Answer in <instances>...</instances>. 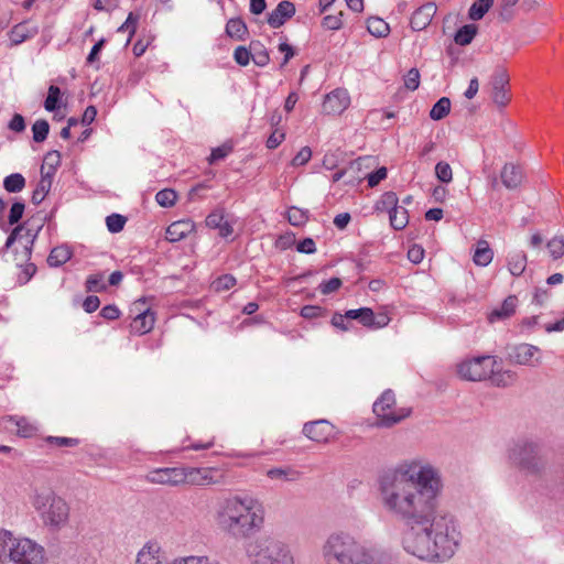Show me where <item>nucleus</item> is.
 Here are the masks:
<instances>
[{
    "label": "nucleus",
    "mask_w": 564,
    "mask_h": 564,
    "mask_svg": "<svg viewBox=\"0 0 564 564\" xmlns=\"http://www.w3.org/2000/svg\"><path fill=\"white\" fill-rule=\"evenodd\" d=\"M494 0H477L475 1L468 11V17L470 20L478 21L484 18V15L489 11L492 7Z\"/></svg>",
    "instance_id": "e433bc0d"
},
{
    "label": "nucleus",
    "mask_w": 564,
    "mask_h": 564,
    "mask_svg": "<svg viewBox=\"0 0 564 564\" xmlns=\"http://www.w3.org/2000/svg\"><path fill=\"white\" fill-rule=\"evenodd\" d=\"M494 258V252L486 240H479L476 246V250L473 260L476 265L487 267Z\"/></svg>",
    "instance_id": "c85d7f7f"
},
{
    "label": "nucleus",
    "mask_w": 564,
    "mask_h": 564,
    "mask_svg": "<svg viewBox=\"0 0 564 564\" xmlns=\"http://www.w3.org/2000/svg\"><path fill=\"white\" fill-rule=\"evenodd\" d=\"M442 490L440 469L420 458L402 462L379 479L383 509L410 525L427 521V512L437 506Z\"/></svg>",
    "instance_id": "f257e3e1"
},
{
    "label": "nucleus",
    "mask_w": 564,
    "mask_h": 564,
    "mask_svg": "<svg viewBox=\"0 0 564 564\" xmlns=\"http://www.w3.org/2000/svg\"><path fill=\"white\" fill-rule=\"evenodd\" d=\"M1 424L4 429L10 431L15 429L18 435L22 437H31L36 432V426L30 423L25 417L6 416L1 419Z\"/></svg>",
    "instance_id": "aec40b11"
},
{
    "label": "nucleus",
    "mask_w": 564,
    "mask_h": 564,
    "mask_svg": "<svg viewBox=\"0 0 564 564\" xmlns=\"http://www.w3.org/2000/svg\"><path fill=\"white\" fill-rule=\"evenodd\" d=\"M296 250L301 253L312 254L316 251L315 241L312 238H305L297 243Z\"/></svg>",
    "instance_id": "774afa93"
},
{
    "label": "nucleus",
    "mask_w": 564,
    "mask_h": 564,
    "mask_svg": "<svg viewBox=\"0 0 564 564\" xmlns=\"http://www.w3.org/2000/svg\"><path fill=\"white\" fill-rule=\"evenodd\" d=\"M24 203L22 202H15L12 204L11 208H10V213H9V224L10 225H14L17 223H19V220L22 218L23 216V213H24Z\"/></svg>",
    "instance_id": "13d9d810"
},
{
    "label": "nucleus",
    "mask_w": 564,
    "mask_h": 564,
    "mask_svg": "<svg viewBox=\"0 0 564 564\" xmlns=\"http://www.w3.org/2000/svg\"><path fill=\"white\" fill-rule=\"evenodd\" d=\"M232 151L231 144H223L212 150V153L208 158L209 164H214L215 162L225 159Z\"/></svg>",
    "instance_id": "864d4df0"
},
{
    "label": "nucleus",
    "mask_w": 564,
    "mask_h": 564,
    "mask_svg": "<svg viewBox=\"0 0 564 564\" xmlns=\"http://www.w3.org/2000/svg\"><path fill=\"white\" fill-rule=\"evenodd\" d=\"M491 380V383L496 387H510L512 386L517 380L516 372L511 370H498L496 371V368H494V372L489 376Z\"/></svg>",
    "instance_id": "2f4dec72"
},
{
    "label": "nucleus",
    "mask_w": 564,
    "mask_h": 564,
    "mask_svg": "<svg viewBox=\"0 0 564 564\" xmlns=\"http://www.w3.org/2000/svg\"><path fill=\"white\" fill-rule=\"evenodd\" d=\"M477 33V26L475 24H466L462 26L455 34V43L462 46L468 45Z\"/></svg>",
    "instance_id": "4c0bfd02"
},
{
    "label": "nucleus",
    "mask_w": 564,
    "mask_h": 564,
    "mask_svg": "<svg viewBox=\"0 0 564 564\" xmlns=\"http://www.w3.org/2000/svg\"><path fill=\"white\" fill-rule=\"evenodd\" d=\"M295 14V6L291 1L283 0L268 15V24L278 29Z\"/></svg>",
    "instance_id": "f3484780"
},
{
    "label": "nucleus",
    "mask_w": 564,
    "mask_h": 564,
    "mask_svg": "<svg viewBox=\"0 0 564 564\" xmlns=\"http://www.w3.org/2000/svg\"><path fill=\"white\" fill-rule=\"evenodd\" d=\"M185 474L184 484L205 485L213 481L212 471L208 468L183 467Z\"/></svg>",
    "instance_id": "5701e85b"
},
{
    "label": "nucleus",
    "mask_w": 564,
    "mask_h": 564,
    "mask_svg": "<svg viewBox=\"0 0 564 564\" xmlns=\"http://www.w3.org/2000/svg\"><path fill=\"white\" fill-rule=\"evenodd\" d=\"M312 158V150L310 147H303L296 155L292 159V166L305 165Z\"/></svg>",
    "instance_id": "4d7b16f0"
},
{
    "label": "nucleus",
    "mask_w": 564,
    "mask_h": 564,
    "mask_svg": "<svg viewBox=\"0 0 564 564\" xmlns=\"http://www.w3.org/2000/svg\"><path fill=\"white\" fill-rule=\"evenodd\" d=\"M154 313L151 310H144L134 317L131 329L140 335L149 333L154 326Z\"/></svg>",
    "instance_id": "a878e982"
},
{
    "label": "nucleus",
    "mask_w": 564,
    "mask_h": 564,
    "mask_svg": "<svg viewBox=\"0 0 564 564\" xmlns=\"http://www.w3.org/2000/svg\"><path fill=\"white\" fill-rule=\"evenodd\" d=\"M427 521L414 523L403 536L404 550L420 560L446 561L457 551L462 534L455 518L437 506L427 512Z\"/></svg>",
    "instance_id": "f03ea898"
},
{
    "label": "nucleus",
    "mask_w": 564,
    "mask_h": 564,
    "mask_svg": "<svg viewBox=\"0 0 564 564\" xmlns=\"http://www.w3.org/2000/svg\"><path fill=\"white\" fill-rule=\"evenodd\" d=\"M144 480L152 485L176 487L184 485L183 467L153 468L144 475Z\"/></svg>",
    "instance_id": "ddd939ff"
},
{
    "label": "nucleus",
    "mask_w": 564,
    "mask_h": 564,
    "mask_svg": "<svg viewBox=\"0 0 564 564\" xmlns=\"http://www.w3.org/2000/svg\"><path fill=\"white\" fill-rule=\"evenodd\" d=\"M507 459L525 476L541 477L547 467L544 442L533 435L520 436L508 445Z\"/></svg>",
    "instance_id": "39448f33"
},
{
    "label": "nucleus",
    "mask_w": 564,
    "mask_h": 564,
    "mask_svg": "<svg viewBox=\"0 0 564 564\" xmlns=\"http://www.w3.org/2000/svg\"><path fill=\"white\" fill-rule=\"evenodd\" d=\"M539 354L538 346L522 343L510 348L509 360L516 365L535 367L541 364Z\"/></svg>",
    "instance_id": "4468645a"
},
{
    "label": "nucleus",
    "mask_w": 564,
    "mask_h": 564,
    "mask_svg": "<svg viewBox=\"0 0 564 564\" xmlns=\"http://www.w3.org/2000/svg\"><path fill=\"white\" fill-rule=\"evenodd\" d=\"M177 198V194L174 189L164 188L156 193L155 200L162 207H172Z\"/></svg>",
    "instance_id": "49530a36"
},
{
    "label": "nucleus",
    "mask_w": 564,
    "mask_h": 564,
    "mask_svg": "<svg viewBox=\"0 0 564 564\" xmlns=\"http://www.w3.org/2000/svg\"><path fill=\"white\" fill-rule=\"evenodd\" d=\"M50 132V124L45 119L36 120L32 126V133L34 142H43L46 140Z\"/></svg>",
    "instance_id": "37998d69"
},
{
    "label": "nucleus",
    "mask_w": 564,
    "mask_h": 564,
    "mask_svg": "<svg viewBox=\"0 0 564 564\" xmlns=\"http://www.w3.org/2000/svg\"><path fill=\"white\" fill-rule=\"evenodd\" d=\"M39 32L36 25L31 24L28 21L15 24L9 32V39L11 44L19 45L24 41L32 39Z\"/></svg>",
    "instance_id": "412c9836"
},
{
    "label": "nucleus",
    "mask_w": 564,
    "mask_h": 564,
    "mask_svg": "<svg viewBox=\"0 0 564 564\" xmlns=\"http://www.w3.org/2000/svg\"><path fill=\"white\" fill-rule=\"evenodd\" d=\"M51 187L52 183L48 176L41 177L36 188L33 191L32 203L35 205L41 204L44 200L45 196L48 194Z\"/></svg>",
    "instance_id": "79ce46f5"
},
{
    "label": "nucleus",
    "mask_w": 564,
    "mask_h": 564,
    "mask_svg": "<svg viewBox=\"0 0 564 564\" xmlns=\"http://www.w3.org/2000/svg\"><path fill=\"white\" fill-rule=\"evenodd\" d=\"M226 34L237 41H245L248 36V28L240 18H231L226 24Z\"/></svg>",
    "instance_id": "cd10ccee"
},
{
    "label": "nucleus",
    "mask_w": 564,
    "mask_h": 564,
    "mask_svg": "<svg viewBox=\"0 0 564 564\" xmlns=\"http://www.w3.org/2000/svg\"><path fill=\"white\" fill-rule=\"evenodd\" d=\"M501 182L508 189L517 188L523 178L522 171L512 163H507L500 173Z\"/></svg>",
    "instance_id": "b1692460"
},
{
    "label": "nucleus",
    "mask_w": 564,
    "mask_h": 564,
    "mask_svg": "<svg viewBox=\"0 0 564 564\" xmlns=\"http://www.w3.org/2000/svg\"><path fill=\"white\" fill-rule=\"evenodd\" d=\"M451 111V100L447 97L440 98L430 111V117L433 120H441L446 117Z\"/></svg>",
    "instance_id": "a19ab883"
},
{
    "label": "nucleus",
    "mask_w": 564,
    "mask_h": 564,
    "mask_svg": "<svg viewBox=\"0 0 564 564\" xmlns=\"http://www.w3.org/2000/svg\"><path fill=\"white\" fill-rule=\"evenodd\" d=\"M435 175L442 183H451L453 180V171L447 162L441 161L435 165Z\"/></svg>",
    "instance_id": "3c124183"
},
{
    "label": "nucleus",
    "mask_w": 564,
    "mask_h": 564,
    "mask_svg": "<svg viewBox=\"0 0 564 564\" xmlns=\"http://www.w3.org/2000/svg\"><path fill=\"white\" fill-rule=\"evenodd\" d=\"M372 410L378 419V425L382 427L393 426L411 413L409 408H395V394L391 389L382 392L373 403Z\"/></svg>",
    "instance_id": "1a4fd4ad"
},
{
    "label": "nucleus",
    "mask_w": 564,
    "mask_h": 564,
    "mask_svg": "<svg viewBox=\"0 0 564 564\" xmlns=\"http://www.w3.org/2000/svg\"><path fill=\"white\" fill-rule=\"evenodd\" d=\"M139 17L133 12L128 14L124 23L118 29V32H129L130 37L135 33Z\"/></svg>",
    "instance_id": "bf43d9fd"
},
{
    "label": "nucleus",
    "mask_w": 564,
    "mask_h": 564,
    "mask_svg": "<svg viewBox=\"0 0 564 564\" xmlns=\"http://www.w3.org/2000/svg\"><path fill=\"white\" fill-rule=\"evenodd\" d=\"M126 221L127 218L120 214H111L106 218L107 228L112 234L120 232L123 229Z\"/></svg>",
    "instance_id": "09e8293b"
},
{
    "label": "nucleus",
    "mask_w": 564,
    "mask_h": 564,
    "mask_svg": "<svg viewBox=\"0 0 564 564\" xmlns=\"http://www.w3.org/2000/svg\"><path fill=\"white\" fill-rule=\"evenodd\" d=\"M31 503L43 525L50 531H59L68 524L70 508L66 500L52 489H35L31 496Z\"/></svg>",
    "instance_id": "0eeeda50"
},
{
    "label": "nucleus",
    "mask_w": 564,
    "mask_h": 564,
    "mask_svg": "<svg viewBox=\"0 0 564 564\" xmlns=\"http://www.w3.org/2000/svg\"><path fill=\"white\" fill-rule=\"evenodd\" d=\"M308 219V212L299 207L292 206L288 210V220L292 226H302Z\"/></svg>",
    "instance_id": "c03bdc74"
},
{
    "label": "nucleus",
    "mask_w": 564,
    "mask_h": 564,
    "mask_svg": "<svg viewBox=\"0 0 564 564\" xmlns=\"http://www.w3.org/2000/svg\"><path fill=\"white\" fill-rule=\"evenodd\" d=\"M263 503L250 495H232L219 502L215 521L218 529L234 539H248L264 523Z\"/></svg>",
    "instance_id": "7ed1b4c3"
},
{
    "label": "nucleus",
    "mask_w": 564,
    "mask_h": 564,
    "mask_svg": "<svg viewBox=\"0 0 564 564\" xmlns=\"http://www.w3.org/2000/svg\"><path fill=\"white\" fill-rule=\"evenodd\" d=\"M341 284L343 282L339 278H332L327 281H323L318 285V290L321 291L322 294L327 295L336 292L341 286Z\"/></svg>",
    "instance_id": "5fc2aeb1"
},
{
    "label": "nucleus",
    "mask_w": 564,
    "mask_h": 564,
    "mask_svg": "<svg viewBox=\"0 0 564 564\" xmlns=\"http://www.w3.org/2000/svg\"><path fill=\"white\" fill-rule=\"evenodd\" d=\"M234 59L240 66H247L252 59L251 48H247L245 46L236 47L234 52Z\"/></svg>",
    "instance_id": "603ef678"
},
{
    "label": "nucleus",
    "mask_w": 564,
    "mask_h": 564,
    "mask_svg": "<svg viewBox=\"0 0 564 564\" xmlns=\"http://www.w3.org/2000/svg\"><path fill=\"white\" fill-rule=\"evenodd\" d=\"M285 139V133L279 129H275L267 140L268 149H276Z\"/></svg>",
    "instance_id": "e2e57ef3"
},
{
    "label": "nucleus",
    "mask_w": 564,
    "mask_h": 564,
    "mask_svg": "<svg viewBox=\"0 0 564 564\" xmlns=\"http://www.w3.org/2000/svg\"><path fill=\"white\" fill-rule=\"evenodd\" d=\"M165 554L161 544L150 540L143 544L135 555L134 564H164ZM171 564H221L208 555H188L175 558Z\"/></svg>",
    "instance_id": "6e6552de"
},
{
    "label": "nucleus",
    "mask_w": 564,
    "mask_h": 564,
    "mask_svg": "<svg viewBox=\"0 0 564 564\" xmlns=\"http://www.w3.org/2000/svg\"><path fill=\"white\" fill-rule=\"evenodd\" d=\"M3 187L9 193H19L25 187V178L20 173H13L4 177Z\"/></svg>",
    "instance_id": "58836bf2"
},
{
    "label": "nucleus",
    "mask_w": 564,
    "mask_h": 564,
    "mask_svg": "<svg viewBox=\"0 0 564 564\" xmlns=\"http://www.w3.org/2000/svg\"><path fill=\"white\" fill-rule=\"evenodd\" d=\"M303 434L317 443H327L334 434V426L326 420L307 422L303 426Z\"/></svg>",
    "instance_id": "2eb2a0df"
},
{
    "label": "nucleus",
    "mask_w": 564,
    "mask_h": 564,
    "mask_svg": "<svg viewBox=\"0 0 564 564\" xmlns=\"http://www.w3.org/2000/svg\"><path fill=\"white\" fill-rule=\"evenodd\" d=\"M72 257V251L66 246H58L51 250L47 257V263L50 267H61L66 263Z\"/></svg>",
    "instance_id": "c756f323"
},
{
    "label": "nucleus",
    "mask_w": 564,
    "mask_h": 564,
    "mask_svg": "<svg viewBox=\"0 0 564 564\" xmlns=\"http://www.w3.org/2000/svg\"><path fill=\"white\" fill-rule=\"evenodd\" d=\"M546 248L554 260L560 259L564 254V238L553 237L546 243Z\"/></svg>",
    "instance_id": "8fccbe9b"
},
{
    "label": "nucleus",
    "mask_w": 564,
    "mask_h": 564,
    "mask_svg": "<svg viewBox=\"0 0 564 564\" xmlns=\"http://www.w3.org/2000/svg\"><path fill=\"white\" fill-rule=\"evenodd\" d=\"M236 284V279L230 274H225L217 279L215 288L217 291H225L231 289Z\"/></svg>",
    "instance_id": "0e129e2a"
},
{
    "label": "nucleus",
    "mask_w": 564,
    "mask_h": 564,
    "mask_svg": "<svg viewBox=\"0 0 564 564\" xmlns=\"http://www.w3.org/2000/svg\"><path fill=\"white\" fill-rule=\"evenodd\" d=\"M206 225L209 228L218 229L219 236L223 238H228L234 231L232 226L225 220L224 214L218 210H215L207 216Z\"/></svg>",
    "instance_id": "393cba45"
},
{
    "label": "nucleus",
    "mask_w": 564,
    "mask_h": 564,
    "mask_svg": "<svg viewBox=\"0 0 564 564\" xmlns=\"http://www.w3.org/2000/svg\"><path fill=\"white\" fill-rule=\"evenodd\" d=\"M35 272H36V267H35V264H34V263H31V262L26 263V264L23 267L22 272H21V274H20V275H19V278H18V282H19L20 284H25V283H28V282L31 280V278L35 274Z\"/></svg>",
    "instance_id": "69168bd1"
},
{
    "label": "nucleus",
    "mask_w": 564,
    "mask_h": 564,
    "mask_svg": "<svg viewBox=\"0 0 564 564\" xmlns=\"http://www.w3.org/2000/svg\"><path fill=\"white\" fill-rule=\"evenodd\" d=\"M404 86L410 90H415L420 86V72L417 68H411L404 76Z\"/></svg>",
    "instance_id": "6e6d98bb"
},
{
    "label": "nucleus",
    "mask_w": 564,
    "mask_h": 564,
    "mask_svg": "<svg viewBox=\"0 0 564 564\" xmlns=\"http://www.w3.org/2000/svg\"><path fill=\"white\" fill-rule=\"evenodd\" d=\"M325 564H375L372 551L346 531L330 533L322 547Z\"/></svg>",
    "instance_id": "20e7f679"
},
{
    "label": "nucleus",
    "mask_w": 564,
    "mask_h": 564,
    "mask_svg": "<svg viewBox=\"0 0 564 564\" xmlns=\"http://www.w3.org/2000/svg\"><path fill=\"white\" fill-rule=\"evenodd\" d=\"M330 323L335 328L341 332H347L350 328L349 322H347V318L344 316V314L340 313H335L332 317Z\"/></svg>",
    "instance_id": "338daca9"
},
{
    "label": "nucleus",
    "mask_w": 564,
    "mask_h": 564,
    "mask_svg": "<svg viewBox=\"0 0 564 564\" xmlns=\"http://www.w3.org/2000/svg\"><path fill=\"white\" fill-rule=\"evenodd\" d=\"M398 196L394 192H386L376 203V210L380 213H390L398 207Z\"/></svg>",
    "instance_id": "f704fd0d"
},
{
    "label": "nucleus",
    "mask_w": 564,
    "mask_h": 564,
    "mask_svg": "<svg viewBox=\"0 0 564 564\" xmlns=\"http://www.w3.org/2000/svg\"><path fill=\"white\" fill-rule=\"evenodd\" d=\"M270 479H278L282 481H296L301 477V473L291 467L271 468L267 471Z\"/></svg>",
    "instance_id": "7c9ffc66"
},
{
    "label": "nucleus",
    "mask_w": 564,
    "mask_h": 564,
    "mask_svg": "<svg viewBox=\"0 0 564 564\" xmlns=\"http://www.w3.org/2000/svg\"><path fill=\"white\" fill-rule=\"evenodd\" d=\"M252 61L259 67H264L270 62V55L264 45L260 42H251Z\"/></svg>",
    "instance_id": "c9c22d12"
},
{
    "label": "nucleus",
    "mask_w": 564,
    "mask_h": 564,
    "mask_svg": "<svg viewBox=\"0 0 564 564\" xmlns=\"http://www.w3.org/2000/svg\"><path fill=\"white\" fill-rule=\"evenodd\" d=\"M490 98L499 107H506L511 100L509 90V75L505 68H497L489 82Z\"/></svg>",
    "instance_id": "f8f14e48"
},
{
    "label": "nucleus",
    "mask_w": 564,
    "mask_h": 564,
    "mask_svg": "<svg viewBox=\"0 0 564 564\" xmlns=\"http://www.w3.org/2000/svg\"><path fill=\"white\" fill-rule=\"evenodd\" d=\"M194 224L191 220H178L172 223L165 231V239L170 242H177L192 232Z\"/></svg>",
    "instance_id": "4be33fe9"
},
{
    "label": "nucleus",
    "mask_w": 564,
    "mask_h": 564,
    "mask_svg": "<svg viewBox=\"0 0 564 564\" xmlns=\"http://www.w3.org/2000/svg\"><path fill=\"white\" fill-rule=\"evenodd\" d=\"M518 300L514 295L508 296L502 304L495 308L488 316L490 323L496 321L506 319L512 316L516 312Z\"/></svg>",
    "instance_id": "bb28decb"
},
{
    "label": "nucleus",
    "mask_w": 564,
    "mask_h": 564,
    "mask_svg": "<svg viewBox=\"0 0 564 564\" xmlns=\"http://www.w3.org/2000/svg\"><path fill=\"white\" fill-rule=\"evenodd\" d=\"M368 32L376 37H386L390 33L389 24L381 18L372 17L367 21Z\"/></svg>",
    "instance_id": "473e14b6"
},
{
    "label": "nucleus",
    "mask_w": 564,
    "mask_h": 564,
    "mask_svg": "<svg viewBox=\"0 0 564 564\" xmlns=\"http://www.w3.org/2000/svg\"><path fill=\"white\" fill-rule=\"evenodd\" d=\"M527 267V256L522 251L510 254L508 260V269L514 276L521 275Z\"/></svg>",
    "instance_id": "72a5a7b5"
},
{
    "label": "nucleus",
    "mask_w": 564,
    "mask_h": 564,
    "mask_svg": "<svg viewBox=\"0 0 564 564\" xmlns=\"http://www.w3.org/2000/svg\"><path fill=\"white\" fill-rule=\"evenodd\" d=\"M0 564H47L45 547L35 540L0 530Z\"/></svg>",
    "instance_id": "423d86ee"
},
{
    "label": "nucleus",
    "mask_w": 564,
    "mask_h": 564,
    "mask_svg": "<svg viewBox=\"0 0 564 564\" xmlns=\"http://www.w3.org/2000/svg\"><path fill=\"white\" fill-rule=\"evenodd\" d=\"M341 15V13L337 15H326L323 18L322 25L327 30H339L343 25Z\"/></svg>",
    "instance_id": "052dcab7"
},
{
    "label": "nucleus",
    "mask_w": 564,
    "mask_h": 564,
    "mask_svg": "<svg viewBox=\"0 0 564 564\" xmlns=\"http://www.w3.org/2000/svg\"><path fill=\"white\" fill-rule=\"evenodd\" d=\"M358 312L357 321L368 328H382L389 324L390 318L387 314L375 315L373 311L369 307L356 308Z\"/></svg>",
    "instance_id": "6ab92c4d"
},
{
    "label": "nucleus",
    "mask_w": 564,
    "mask_h": 564,
    "mask_svg": "<svg viewBox=\"0 0 564 564\" xmlns=\"http://www.w3.org/2000/svg\"><path fill=\"white\" fill-rule=\"evenodd\" d=\"M107 285L104 282V274H90L86 280V290L88 292H102L106 291Z\"/></svg>",
    "instance_id": "de8ad7c7"
},
{
    "label": "nucleus",
    "mask_w": 564,
    "mask_h": 564,
    "mask_svg": "<svg viewBox=\"0 0 564 564\" xmlns=\"http://www.w3.org/2000/svg\"><path fill=\"white\" fill-rule=\"evenodd\" d=\"M350 104V98L345 89L337 88L325 96L323 111L327 115H340Z\"/></svg>",
    "instance_id": "dca6fc26"
},
{
    "label": "nucleus",
    "mask_w": 564,
    "mask_h": 564,
    "mask_svg": "<svg viewBox=\"0 0 564 564\" xmlns=\"http://www.w3.org/2000/svg\"><path fill=\"white\" fill-rule=\"evenodd\" d=\"M497 366V358L484 355L466 359L457 366L459 377L467 381H482L489 378Z\"/></svg>",
    "instance_id": "9d476101"
},
{
    "label": "nucleus",
    "mask_w": 564,
    "mask_h": 564,
    "mask_svg": "<svg viewBox=\"0 0 564 564\" xmlns=\"http://www.w3.org/2000/svg\"><path fill=\"white\" fill-rule=\"evenodd\" d=\"M387 169L386 167H379L377 171L369 173L367 175V181L369 187L377 186L382 180L387 177Z\"/></svg>",
    "instance_id": "680f3d73"
},
{
    "label": "nucleus",
    "mask_w": 564,
    "mask_h": 564,
    "mask_svg": "<svg viewBox=\"0 0 564 564\" xmlns=\"http://www.w3.org/2000/svg\"><path fill=\"white\" fill-rule=\"evenodd\" d=\"M389 219L392 228L395 230H401L409 223L408 210L398 206L395 209L389 213Z\"/></svg>",
    "instance_id": "ea45409f"
},
{
    "label": "nucleus",
    "mask_w": 564,
    "mask_h": 564,
    "mask_svg": "<svg viewBox=\"0 0 564 564\" xmlns=\"http://www.w3.org/2000/svg\"><path fill=\"white\" fill-rule=\"evenodd\" d=\"M254 564H294V557L286 543L271 539L256 555Z\"/></svg>",
    "instance_id": "9b49d317"
},
{
    "label": "nucleus",
    "mask_w": 564,
    "mask_h": 564,
    "mask_svg": "<svg viewBox=\"0 0 564 564\" xmlns=\"http://www.w3.org/2000/svg\"><path fill=\"white\" fill-rule=\"evenodd\" d=\"M61 89L57 86L51 85L48 87L47 97L44 101V108L46 111H55L59 105Z\"/></svg>",
    "instance_id": "a18cd8bd"
},
{
    "label": "nucleus",
    "mask_w": 564,
    "mask_h": 564,
    "mask_svg": "<svg viewBox=\"0 0 564 564\" xmlns=\"http://www.w3.org/2000/svg\"><path fill=\"white\" fill-rule=\"evenodd\" d=\"M436 12V7L434 3H426L419 9H416L410 20V25L413 31H422L427 25H430L434 14Z\"/></svg>",
    "instance_id": "a211bd4d"
}]
</instances>
